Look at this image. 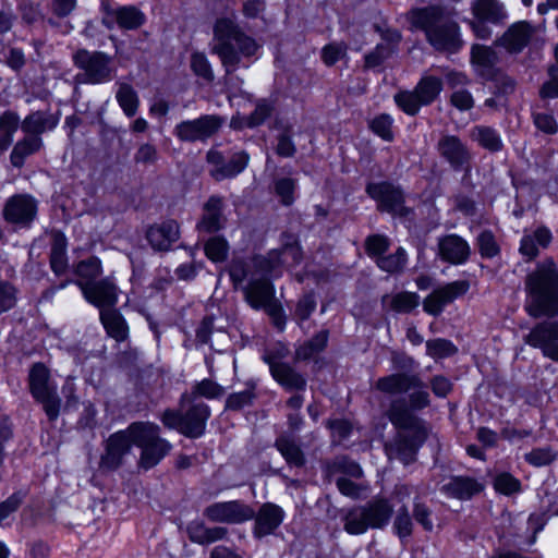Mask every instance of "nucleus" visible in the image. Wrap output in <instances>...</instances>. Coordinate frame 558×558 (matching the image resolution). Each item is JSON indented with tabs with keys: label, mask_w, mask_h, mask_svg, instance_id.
Segmentation results:
<instances>
[{
	"label": "nucleus",
	"mask_w": 558,
	"mask_h": 558,
	"mask_svg": "<svg viewBox=\"0 0 558 558\" xmlns=\"http://www.w3.org/2000/svg\"><path fill=\"white\" fill-rule=\"evenodd\" d=\"M442 89V82L436 76H424L418 82L415 90L424 106L432 104Z\"/></svg>",
	"instance_id": "obj_40"
},
{
	"label": "nucleus",
	"mask_w": 558,
	"mask_h": 558,
	"mask_svg": "<svg viewBox=\"0 0 558 558\" xmlns=\"http://www.w3.org/2000/svg\"><path fill=\"white\" fill-rule=\"evenodd\" d=\"M248 162V156L244 151H239L233 155L231 160L226 163L225 168L211 169L210 173L216 180H223L232 178L242 172Z\"/></svg>",
	"instance_id": "obj_41"
},
{
	"label": "nucleus",
	"mask_w": 558,
	"mask_h": 558,
	"mask_svg": "<svg viewBox=\"0 0 558 558\" xmlns=\"http://www.w3.org/2000/svg\"><path fill=\"white\" fill-rule=\"evenodd\" d=\"M204 515L213 522L241 524L253 519L255 510L243 501L230 500L209 505Z\"/></svg>",
	"instance_id": "obj_9"
},
{
	"label": "nucleus",
	"mask_w": 558,
	"mask_h": 558,
	"mask_svg": "<svg viewBox=\"0 0 558 558\" xmlns=\"http://www.w3.org/2000/svg\"><path fill=\"white\" fill-rule=\"evenodd\" d=\"M15 289L5 282H0V314L9 311L15 305Z\"/></svg>",
	"instance_id": "obj_59"
},
{
	"label": "nucleus",
	"mask_w": 558,
	"mask_h": 558,
	"mask_svg": "<svg viewBox=\"0 0 558 558\" xmlns=\"http://www.w3.org/2000/svg\"><path fill=\"white\" fill-rule=\"evenodd\" d=\"M367 194L378 203V208L398 216H405L408 209L403 206L402 192L390 183H371Z\"/></svg>",
	"instance_id": "obj_13"
},
{
	"label": "nucleus",
	"mask_w": 558,
	"mask_h": 558,
	"mask_svg": "<svg viewBox=\"0 0 558 558\" xmlns=\"http://www.w3.org/2000/svg\"><path fill=\"white\" fill-rule=\"evenodd\" d=\"M191 68L193 72L206 81L214 78L211 66L204 53L194 52L191 58Z\"/></svg>",
	"instance_id": "obj_55"
},
{
	"label": "nucleus",
	"mask_w": 558,
	"mask_h": 558,
	"mask_svg": "<svg viewBox=\"0 0 558 558\" xmlns=\"http://www.w3.org/2000/svg\"><path fill=\"white\" fill-rule=\"evenodd\" d=\"M534 123L538 130L548 134H554L558 130L555 118L548 113H535Z\"/></svg>",
	"instance_id": "obj_60"
},
{
	"label": "nucleus",
	"mask_w": 558,
	"mask_h": 558,
	"mask_svg": "<svg viewBox=\"0 0 558 558\" xmlns=\"http://www.w3.org/2000/svg\"><path fill=\"white\" fill-rule=\"evenodd\" d=\"M395 101L403 112L410 116L416 114L420 108L424 106L415 89L413 92L404 90L396 94Z\"/></svg>",
	"instance_id": "obj_48"
},
{
	"label": "nucleus",
	"mask_w": 558,
	"mask_h": 558,
	"mask_svg": "<svg viewBox=\"0 0 558 558\" xmlns=\"http://www.w3.org/2000/svg\"><path fill=\"white\" fill-rule=\"evenodd\" d=\"M381 37L388 41V46L378 45L376 50L365 57L366 68L378 66L388 56H390V45L400 40V34L393 29H387Z\"/></svg>",
	"instance_id": "obj_36"
},
{
	"label": "nucleus",
	"mask_w": 558,
	"mask_h": 558,
	"mask_svg": "<svg viewBox=\"0 0 558 558\" xmlns=\"http://www.w3.org/2000/svg\"><path fill=\"white\" fill-rule=\"evenodd\" d=\"M112 14L118 25L125 29L137 28L145 21V15L137 8L132 5L120 7L114 10Z\"/></svg>",
	"instance_id": "obj_38"
},
{
	"label": "nucleus",
	"mask_w": 558,
	"mask_h": 558,
	"mask_svg": "<svg viewBox=\"0 0 558 558\" xmlns=\"http://www.w3.org/2000/svg\"><path fill=\"white\" fill-rule=\"evenodd\" d=\"M472 12L475 19L489 23H498L506 16L504 5L498 0H474Z\"/></svg>",
	"instance_id": "obj_30"
},
{
	"label": "nucleus",
	"mask_w": 558,
	"mask_h": 558,
	"mask_svg": "<svg viewBox=\"0 0 558 558\" xmlns=\"http://www.w3.org/2000/svg\"><path fill=\"white\" fill-rule=\"evenodd\" d=\"M469 289L470 283L466 280H456L440 286L424 299L423 310L428 315L438 316L446 306L464 295Z\"/></svg>",
	"instance_id": "obj_10"
},
{
	"label": "nucleus",
	"mask_w": 558,
	"mask_h": 558,
	"mask_svg": "<svg viewBox=\"0 0 558 558\" xmlns=\"http://www.w3.org/2000/svg\"><path fill=\"white\" fill-rule=\"evenodd\" d=\"M385 307L397 313H409L420 304V295L415 292L402 291L383 298Z\"/></svg>",
	"instance_id": "obj_31"
},
{
	"label": "nucleus",
	"mask_w": 558,
	"mask_h": 558,
	"mask_svg": "<svg viewBox=\"0 0 558 558\" xmlns=\"http://www.w3.org/2000/svg\"><path fill=\"white\" fill-rule=\"evenodd\" d=\"M222 198L211 196L204 205V215L197 228L206 232H215L223 227Z\"/></svg>",
	"instance_id": "obj_24"
},
{
	"label": "nucleus",
	"mask_w": 558,
	"mask_h": 558,
	"mask_svg": "<svg viewBox=\"0 0 558 558\" xmlns=\"http://www.w3.org/2000/svg\"><path fill=\"white\" fill-rule=\"evenodd\" d=\"M221 120L215 116H204L195 120L183 121L175 126L174 133L185 142L205 141L220 128Z\"/></svg>",
	"instance_id": "obj_14"
},
{
	"label": "nucleus",
	"mask_w": 558,
	"mask_h": 558,
	"mask_svg": "<svg viewBox=\"0 0 558 558\" xmlns=\"http://www.w3.org/2000/svg\"><path fill=\"white\" fill-rule=\"evenodd\" d=\"M300 246L287 244L280 251H271L267 256L233 258L229 265V276L235 289H241L247 304L254 310H264L274 323L283 324L282 308L275 299L271 279L282 275L284 268L300 263Z\"/></svg>",
	"instance_id": "obj_1"
},
{
	"label": "nucleus",
	"mask_w": 558,
	"mask_h": 558,
	"mask_svg": "<svg viewBox=\"0 0 558 558\" xmlns=\"http://www.w3.org/2000/svg\"><path fill=\"white\" fill-rule=\"evenodd\" d=\"M146 236L154 250L167 251L179 239V226L172 220L165 221L150 227Z\"/></svg>",
	"instance_id": "obj_19"
},
{
	"label": "nucleus",
	"mask_w": 558,
	"mask_h": 558,
	"mask_svg": "<svg viewBox=\"0 0 558 558\" xmlns=\"http://www.w3.org/2000/svg\"><path fill=\"white\" fill-rule=\"evenodd\" d=\"M205 255L214 263L225 262L229 253V244L222 236H213L205 244Z\"/></svg>",
	"instance_id": "obj_45"
},
{
	"label": "nucleus",
	"mask_w": 558,
	"mask_h": 558,
	"mask_svg": "<svg viewBox=\"0 0 558 558\" xmlns=\"http://www.w3.org/2000/svg\"><path fill=\"white\" fill-rule=\"evenodd\" d=\"M17 117L7 113L0 118V153L8 149L17 129Z\"/></svg>",
	"instance_id": "obj_46"
},
{
	"label": "nucleus",
	"mask_w": 558,
	"mask_h": 558,
	"mask_svg": "<svg viewBox=\"0 0 558 558\" xmlns=\"http://www.w3.org/2000/svg\"><path fill=\"white\" fill-rule=\"evenodd\" d=\"M337 487L342 495L351 498H359L361 496L362 490H364L362 486L353 483L351 480H348L345 477H340L337 481Z\"/></svg>",
	"instance_id": "obj_64"
},
{
	"label": "nucleus",
	"mask_w": 558,
	"mask_h": 558,
	"mask_svg": "<svg viewBox=\"0 0 558 558\" xmlns=\"http://www.w3.org/2000/svg\"><path fill=\"white\" fill-rule=\"evenodd\" d=\"M471 137L485 149L498 151L502 148V141L499 133L489 126H475L471 131Z\"/></svg>",
	"instance_id": "obj_37"
},
{
	"label": "nucleus",
	"mask_w": 558,
	"mask_h": 558,
	"mask_svg": "<svg viewBox=\"0 0 558 558\" xmlns=\"http://www.w3.org/2000/svg\"><path fill=\"white\" fill-rule=\"evenodd\" d=\"M3 215L9 223L29 227L37 215V202L29 195H14L7 201Z\"/></svg>",
	"instance_id": "obj_12"
},
{
	"label": "nucleus",
	"mask_w": 558,
	"mask_h": 558,
	"mask_svg": "<svg viewBox=\"0 0 558 558\" xmlns=\"http://www.w3.org/2000/svg\"><path fill=\"white\" fill-rule=\"evenodd\" d=\"M551 241V232L544 227L537 228L532 233L523 235L520 245V253L532 259L538 255L539 248L546 247Z\"/></svg>",
	"instance_id": "obj_27"
},
{
	"label": "nucleus",
	"mask_w": 558,
	"mask_h": 558,
	"mask_svg": "<svg viewBox=\"0 0 558 558\" xmlns=\"http://www.w3.org/2000/svg\"><path fill=\"white\" fill-rule=\"evenodd\" d=\"M418 385V376L400 373L379 378L376 383V388L385 393L399 395L411 391L412 387H417Z\"/></svg>",
	"instance_id": "obj_21"
},
{
	"label": "nucleus",
	"mask_w": 558,
	"mask_h": 558,
	"mask_svg": "<svg viewBox=\"0 0 558 558\" xmlns=\"http://www.w3.org/2000/svg\"><path fill=\"white\" fill-rule=\"evenodd\" d=\"M328 333L327 331H320L312 340L301 345L296 350V357L301 360H307L313 355L320 352L327 344Z\"/></svg>",
	"instance_id": "obj_49"
},
{
	"label": "nucleus",
	"mask_w": 558,
	"mask_h": 558,
	"mask_svg": "<svg viewBox=\"0 0 558 558\" xmlns=\"http://www.w3.org/2000/svg\"><path fill=\"white\" fill-rule=\"evenodd\" d=\"M66 239L61 233H56L50 253V266L56 275H63L68 269Z\"/></svg>",
	"instance_id": "obj_34"
},
{
	"label": "nucleus",
	"mask_w": 558,
	"mask_h": 558,
	"mask_svg": "<svg viewBox=\"0 0 558 558\" xmlns=\"http://www.w3.org/2000/svg\"><path fill=\"white\" fill-rule=\"evenodd\" d=\"M371 525H368L367 514L364 507L359 506L350 509L344 517V530L352 535H360L365 533Z\"/></svg>",
	"instance_id": "obj_39"
},
{
	"label": "nucleus",
	"mask_w": 558,
	"mask_h": 558,
	"mask_svg": "<svg viewBox=\"0 0 558 558\" xmlns=\"http://www.w3.org/2000/svg\"><path fill=\"white\" fill-rule=\"evenodd\" d=\"M316 308V302L313 295L302 298L295 308V316L300 320H306Z\"/></svg>",
	"instance_id": "obj_62"
},
{
	"label": "nucleus",
	"mask_w": 558,
	"mask_h": 558,
	"mask_svg": "<svg viewBox=\"0 0 558 558\" xmlns=\"http://www.w3.org/2000/svg\"><path fill=\"white\" fill-rule=\"evenodd\" d=\"M276 446L288 463L293 465H302L304 457L298 445L293 440L281 437L277 440Z\"/></svg>",
	"instance_id": "obj_47"
},
{
	"label": "nucleus",
	"mask_w": 558,
	"mask_h": 558,
	"mask_svg": "<svg viewBox=\"0 0 558 558\" xmlns=\"http://www.w3.org/2000/svg\"><path fill=\"white\" fill-rule=\"evenodd\" d=\"M472 62L482 74H485L497 62V54L489 47L475 45L472 48Z\"/></svg>",
	"instance_id": "obj_42"
},
{
	"label": "nucleus",
	"mask_w": 558,
	"mask_h": 558,
	"mask_svg": "<svg viewBox=\"0 0 558 558\" xmlns=\"http://www.w3.org/2000/svg\"><path fill=\"white\" fill-rule=\"evenodd\" d=\"M525 342L534 348H539L546 357L558 362V324L537 325L526 336Z\"/></svg>",
	"instance_id": "obj_15"
},
{
	"label": "nucleus",
	"mask_w": 558,
	"mask_h": 558,
	"mask_svg": "<svg viewBox=\"0 0 558 558\" xmlns=\"http://www.w3.org/2000/svg\"><path fill=\"white\" fill-rule=\"evenodd\" d=\"M133 445V436L129 432V427L112 434L106 441L105 453L99 463L100 469L108 471L118 469Z\"/></svg>",
	"instance_id": "obj_11"
},
{
	"label": "nucleus",
	"mask_w": 558,
	"mask_h": 558,
	"mask_svg": "<svg viewBox=\"0 0 558 558\" xmlns=\"http://www.w3.org/2000/svg\"><path fill=\"white\" fill-rule=\"evenodd\" d=\"M295 186V181L290 178H282L275 182V193L283 205L293 203Z\"/></svg>",
	"instance_id": "obj_52"
},
{
	"label": "nucleus",
	"mask_w": 558,
	"mask_h": 558,
	"mask_svg": "<svg viewBox=\"0 0 558 558\" xmlns=\"http://www.w3.org/2000/svg\"><path fill=\"white\" fill-rule=\"evenodd\" d=\"M28 386L31 395L43 405L48 418L57 420L61 401L57 393V384L51 380L49 369L43 363L32 366L28 374Z\"/></svg>",
	"instance_id": "obj_7"
},
{
	"label": "nucleus",
	"mask_w": 558,
	"mask_h": 558,
	"mask_svg": "<svg viewBox=\"0 0 558 558\" xmlns=\"http://www.w3.org/2000/svg\"><path fill=\"white\" fill-rule=\"evenodd\" d=\"M270 372L276 381L287 390H304L305 379L288 364L280 362L270 363Z\"/></svg>",
	"instance_id": "obj_28"
},
{
	"label": "nucleus",
	"mask_w": 558,
	"mask_h": 558,
	"mask_svg": "<svg viewBox=\"0 0 558 558\" xmlns=\"http://www.w3.org/2000/svg\"><path fill=\"white\" fill-rule=\"evenodd\" d=\"M43 141L39 136H31L27 134L26 137L19 141L11 153V163L21 168L24 165L25 158L40 149Z\"/></svg>",
	"instance_id": "obj_33"
},
{
	"label": "nucleus",
	"mask_w": 558,
	"mask_h": 558,
	"mask_svg": "<svg viewBox=\"0 0 558 558\" xmlns=\"http://www.w3.org/2000/svg\"><path fill=\"white\" fill-rule=\"evenodd\" d=\"M74 64L83 71L76 80L85 84H101L112 78L111 60L104 52L78 50L73 56Z\"/></svg>",
	"instance_id": "obj_8"
},
{
	"label": "nucleus",
	"mask_w": 558,
	"mask_h": 558,
	"mask_svg": "<svg viewBox=\"0 0 558 558\" xmlns=\"http://www.w3.org/2000/svg\"><path fill=\"white\" fill-rule=\"evenodd\" d=\"M477 243L483 257L492 258L499 253L498 244L492 232H482L477 238Z\"/></svg>",
	"instance_id": "obj_56"
},
{
	"label": "nucleus",
	"mask_w": 558,
	"mask_h": 558,
	"mask_svg": "<svg viewBox=\"0 0 558 558\" xmlns=\"http://www.w3.org/2000/svg\"><path fill=\"white\" fill-rule=\"evenodd\" d=\"M133 442L141 448L140 465L146 470L157 465L171 450V444L161 438L158 425L150 422H135L129 425Z\"/></svg>",
	"instance_id": "obj_6"
},
{
	"label": "nucleus",
	"mask_w": 558,
	"mask_h": 558,
	"mask_svg": "<svg viewBox=\"0 0 558 558\" xmlns=\"http://www.w3.org/2000/svg\"><path fill=\"white\" fill-rule=\"evenodd\" d=\"M494 487L500 494L511 495L520 490L521 484L511 474L500 473L495 477Z\"/></svg>",
	"instance_id": "obj_53"
},
{
	"label": "nucleus",
	"mask_w": 558,
	"mask_h": 558,
	"mask_svg": "<svg viewBox=\"0 0 558 558\" xmlns=\"http://www.w3.org/2000/svg\"><path fill=\"white\" fill-rule=\"evenodd\" d=\"M345 52V48L339 44H331L323 49V60L327 65H331L339 61Z\"/></svg>",
	"instance_id": "obj_63"
},
{
	"label": "nucleus",
	"mask_w": 558,
	"mask_h": 558,
	"mask_svg": "<svg viewBox=\"0 0 558 558\" xmlns=\"http://www.w3.org/2000/svg\"><path fill=\"white\" fill-rule=\"evenodd\" d=\"M408 255L404 248L399 247L396 253L383 255L376 259L377 266L386 272H398L403 269L407 264Z\"/></svg>",
	"instance_id": "obj_43"
},
{
	"label": "nucleus",
	"mask_w": 558,
	"mask_h": 558,
	"mask_svg": "<svg viewBox=\"0 0 558 558\" xmlns=\"http://www.w3.org/2000/svg\"><path fill=\"white\" fill-rule=\"evenodd\" d=\"M389 242L386 236L372 235L366 240V252L371 257L378 258L388 250Z\"/></svg>",
	"instance_id": "obj_58"
},
{
	"label": "nucleus",
	"mask_w": 558,
	"mask_h": 558,
	"mask_svg": "<svg viewBox=\"0 0 558 558\" xmlns=\"http://www.w3.org/2000/svg\"><path fill=\"white\" fill-rule=\"evenodd\" d=\"M535 31L527 22L514 23L500 38V44L510 52H519L529 44Z\"/></svg>",
	"instance_id": "obj_20"
},
{
	"label": "nucleus",
	"mask_w": 558,
	"mask_h": 558,
	"mask_svg": "<svg viewBox=\"0 0 558 558\" xmlns=\"http://www.w3.org/2000/svg\"><path fill=\"white\" fill-rule=\"evenodd\" d=\"M411 390L409 404L404 400H397L391 403L388 411L390 422L398 429L395 451L398 459L404 464L415 460L418 448L427 437V427L424 421L414 415L412 410H422L428 407L429 393L421 379L420 385L412 387Z\"/></svg>",
	"instance_id": "obj_2"
},
{
	"label": "nucleus",
	"mask_w": 558,
	"mask_h": 558,
	"mask_svg": "<svg viewBox=\"0 0 558 558\" xmlns=\"http://www.w3.org/2000/svg\"><path fill=\"white\" fill-rule=\"evenodd\" d=\"M210 412L206 404L201 403L192 407L184 415V426L182 434L187 437H199L206 426V421L209 417Z\"/></svg>",
	"instance_id": "obj_23"
},
{
	"label": "nucleus",
	"mask_w": 558,
	"mask_h": 558,
	"mask_svg": "<svg viewBox=\"0 0 558 558\" xmlns=\"http://www.w3.org/2000/svg\"><path fill=\"white\" fill-rule=\"evenodd\" d=\"M363 507L371 529H383L389 523L393 510L388 500L375 498Z\"/></svg>",
	"instance_id": "obj_26"
},
{
	"label": "nucleus",
	"mask_w": 558,
	"mask_h": 558,
	"mask_svg": "<svg viewBox=\"0 0 558 558\" xmlns=\"http://www.w3.org/2000/svg\"><path fill=\"white\" fill-rule=\"evenodd\" d=\"M392 122L393 121L390 116L380 114L373 119V121L371 122V129L383 140L390 142L393 138V134L391 131Z\"/></svg>",
	"instance_id": "obj_54"
},
{
	"label": "nucleus",
	"mask_w": 558,
	"mask_h": 558,
	"mask_svg": "<svg viewBox=\"0 0 558 558\" xmlns=\"http://www.w3.org/2000/svg\"><path fill=\"white\" fill-rule=\"evenodd\" d=\"M525 310L533 317L558 314V268L551 259L538 263L525 280Z\"/></svg>",
	"instance_id": "obj_3"
},
{
	"label": "nucleus",
	"mask_w": 558,
	"mask_h": 558,
	"mask_svg": "<svg viewBox=\"0 0 558 558\" xmlns=\"http://www.w3.org/2000/svg\"><path fill=\"white\" fill-rule=\"evenodd\" d=\"M413 28L425 33L427 41L437 50L456 52L461 47L459 26L438 8L414 9L409 13Z\"/></svg>",
	"instance_id": "obj_4"
},
{
	"label": "nucleus",
	"mask_w": 558,
	"mask_h": 558,
	"mask_svg": "<svg viewBox=\"0 0 558 558\" xmlns=\"http://www.w3.org/2000/svg\"><path fill=\"white\" fill-rule=\"evenodd\" d=\"M395 530L400 538H404L412 533V521L407 510L400 511L395 521Z\"/></svg>",
	"instance_id": "obj_61"
},
{
	"label": "nucleus",
	"mask_w": 558,
	"mask_h": 558,
	"mask_svg": "<svg viewBox=\"0 0 558 558\" xmlns=\"http://www.w3.org/2000/svg\"><path fill=\"white\" fill-rule=\"evenodd\" d=\"M87 302L97 307H111L117 303V287L110 279H102L95 282H77Z\"/></svg>",
	"instance_id": "obj_16"
},
{
	"label": "nucleus",
	"mask_w": 558,
	"mask_h": 558,
	"mask_svg": "<svg viewBox=\"0 0 558 558\" xmlns=\"http://www.w3.org/2000/svg\"><path fill=\"white\" fill-rule=\"evenodd\" d=\"M215 45L213 51L219 56L223 65L234 66L240 57L254 56L258 50L256 41L245 35L232 19H219L214 28Z\"/></svg>",
	"instance_id": "obj_5"
},
{
	"label": "nucleus",
	"mask_w": 558,
	"mask_h": 558,
	"mask_svg": "<svg viewBox=\"0 0 558 558\" xmlns=\"http://www.w3.org/2000/svg\"><path fill=\"white\" fill-rule=\"evenodd\" d=\"M101 323L108 335L118 341H122L128 336V326L125 320L116 310L105 308L100 312Z\"/></svg>",
	"instance_id": "obj_32"
},
{
	"label": "nucleus",
	"mask_w": 558,
	"mask_h": 558,
	"mask_svg": "<svg viewBox=\"0 0 558 558\" xmlns=\"http://www.w3.org/2000/svg\"><path fill=\"white\" fill-rule=\"evenodd\" d=\"M328 333L327 331H320L312 340L301 345L296 350V357L301 360H307L313 355L320 352L327 344Z\"/></svg>",
	"instance_id": "obj_50"
},
{
	"label": "nucleus",
	"mask_w": 558,
	"mask_h": 558,
	"mask_svg": "<svg viewBox=\"0 0 558 558\" xmlns=\"http://www.w3.org/2000/svg\"><path fill=\"white\" fill-rule=\"evenodd\" d=\"M282 520V509L276 505L266 504L259 509L256 515L254 533L258 537L268 535L280 525Z\"/></svg>",
	"instance_id": "obj_22"
},
{
	"label": "nucleus",
	"mask_w": 558,
	"mask_h": 558,
	"mask_svg": "<svg viewBox=\"0 0 558 558\" xmlns=\"http://www.w3.org/2000/svg\"><path fill=\"white\" fill-rule=\"evenodd\" d=\"M117 100L128 117H133L138 108V98L135 90L129 84H120L117 92Z\"/></svg>",
	"instance_id": "obj_44"
},
{
	"label": "nucleus",
	"mask_w": 558,
	"mask_h": 558,
	"mask_svg": "<svg viewBox=\"0 0 558 558\" xmlns=\"http://www.w3.org/2000/svg\"><path fill=\"white\" fill-rule=\"evenodd\" d=\"M555 453L549 447L536 448L525 454V460L535 466L549 464L555 459Z\"/></svg>",
	"instance_id": "obj_57"
},
{
	"label": "nucleus",
	"mask_w": 558,
	"mask_h": 558,
	"mask_svg": "<svg viewBox=\"0 0 558 558\" xmlns=\"http://www.w3.org/2000/svg\"><path fill=\"white\" fill-rule=\"evenodd\" d=\"M456 352V345L449 340L438 338L426 342V353L433 359H445Z\"/></svg>",
	"instance_id": "obj_51"
},
{
	"label": "nucleus",
	"mask_w": 558,
	"mask_h": 558,
	"mask_svg": "<svg viewBox=\"0 0 558 558\" xmlns=\"http://www.w3.org/2000/svg\"><path fill=\"white\" fill-rule=\"evenodd\" d=\"M437 150L454 169L462 168L470 160L468 147L454 135L442 136L437 144Z\"/></svg>",
	"instance_id": "obj_18"
},
{
	"label": "nucleus",
	"mask_w": 558,
	"mask_h": 558,
	"mask_svg": "<svg viewBox=\"0 0 558 558\" xmlns=\"http://www.w3.org/2000/svg\"><path fill=\"white\" fill-rule=\"evenodd\" d=\"M442 492L449 497L469 499L480 493L483 486L470 477H454L442 486Z\"/></svg>",
	"instance_id": "obj_29"
},
{
	"label": "nucleus",
	"mask_w": 558,
	"mask_h": 558,
	"mask_svg": "<svg viewBox=\"0 0 558 558\" xmlns=\"http://www.w3.org/2000/svg\"><path fill=\"white\" fill-rule=\"evenodd\" d=\"M74 274L78 277L73 281L76 286L80 281L86 283L95 282V280L102 274L101 260L96 256L81 260L74 266Z\"/></svg>",
	"instance_id": "obj_35"
},
{
	"label": "nucleus",
	"mask_w": 558,
	"mask_h": 558,
	"mask_svg": "<svg viewBox=\"0 0 558 558\" xmlns=\"http://www.w3.org/2000/svg\"><path fill=\"white\" fill-rule=\"evenodd\" d=\"M59 123V117L48 112L36 111L28 114L22 122V131L31 136H39L46 131L53 130Z\"/></svg>",
	"instance_id": "obj_25"
},
{
	"label": "nucleus",
	"mask_w": 558,
	"mask_h": 558,
	"mask_svg": "<svg viewBox=\"0 0 558 558\" xmlns=\"http://www.w3.org/2000/svg\"><path fill=\"white\" fill-rule=\"evenodd\" d=\"M471 254L469 243L457 234H448L438 240L439 257L452 265L464 264Z\"/></svg>",
	"instance_id": "obj_17"
}]
</instances>
